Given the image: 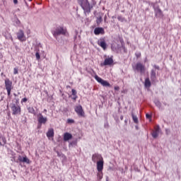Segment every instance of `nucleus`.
Here are the masks:
<instances>
[{"label": "nucleus", "instance_id": "obj_1", "mask_svg": "<svg viewBox=\"0 0 181 181\" xmlns=\"http://www.w3.org/2000/svg\"><path fill=\"white\" fill-rule=\"evenodd\" d=\"M13 101V102L10 104L12 115H21V109L19 105V99L15 98Z\"/></svg>", "mask_w": 181, "mask_h": 181}, {"label": "nucleus", "instance_id": "obj_2", "mask_svg": "<svg viewBox=\"0 0 181 181\" xmlns=\"http://www.w3.org/2000/svg\"><path fill=\"white\" fill-rule=\"evenodd\" d=\"M77 2L83 10L85 15H87V13L88 15L91 12V8L93 6H91L88 0H77Z\"/></svg>", "mask_w": 181, "mask_h": 181}, {"label": "nucleus", "instance_id": "obj_3", "mask_svg": "<svg viewBox=\"0 0 181 181\" xmlns=\"http://www.w3.org/2000/svg\"><path fill=\"white\" fill-rule=\"evenodd\" d=\"M66 30L64 29V28L59 26L57 27L56 29L52 32V33L54 37L57 39V36H60V35H66Z\"/></svg>", "mask_w": 181, "mask_h": 181}, {"label": "nucleus", "instance_id": "obj_4", "mask_svg": "<svg viewBox=\"0 0 181 181\" xmlns=\"http://www.w3.org/2000/svg\"><path fill=\"white\" fill-rule=\"evenodd\" d=\"M151 5L154 9L156 16H157V18H163V12H162V10L159 7V5H158V3H152Z\"/></svg>", "mask_w": 181, "mask_h": 181}, {"label": "nucleus", "instance_id": "obj_5", "mask_svg": "<svg viewBox=\"0 0 181 181\" xmlns=\"http://www.w3.org/2000/svg\"><path fill=\"white\" fill-rule=\"evenodd\" d=\"M134 71H139V73H144L145 71V66L141 64V62H138L135 66H133Z\"/></svg>", "mask_w": 181, "mask_h": 181}, {"label": "nucleus", "instance_id": "obj_6", "mask_svg": "<svg viewBox=\"0 0 181 181\" xmlns=\"http://www.w3.org/2000/svg\"><path fill=\"white\" fill-rule=\"evenodd\" d=\"M75 112H76V114L82 117V118H84L86 117V113L84 112V110H83V107L79 105L78 106H76L75 108Z\"/></svg>", "mask_w": 181, "mask_h": 181}, {"label": "nucleus", "instance_id": "obj_7", "mask_svg": "<svg viewBox=\"0 0 181 181\" xmlns=\"http://www.w3.org/2000/svg\"><path fill=\"white\" fill-rule=\"evenodd\" d=\"M95 79L96 80V81H98V83H100V84L103 85V87H111V84H110L108 81L100 78V76H98V75L95 76Z\"/></svg>", "mask_w": 181, "mask_h": 181}, {"label": "nucleus", "instance_id": "obj_8", "mask_svg": "<svg viewBox=\"0 0 181 181\" xmlns=\"http://www.w3.org/2000/svg\"><path fill=\"white\" fill-rule=\"evenodd\" d=\"M37 121L40 125H43L47 122V117H45L42 113H39L37 115Z\"/></svg>", "mask_w": 181, "mask_h": 181}, {"label": "nucleus", "instance_id": "obj_9", "mask_svg": "<svg viewBox=\"0 0 181 181\" xmlns=\"http://www.w3.org/2000/svg\"><path fill=\"white\" fill-rule=\"evenodd\" d=\"M160 132V127L159 125H157L156 127H154V130L152 131L151 136L156 139L158 136H159V133Z\"/></svg>", "mask_w": 181, "mask_h": 181}, {"label": "nucleus", "instance_id": "obj_10", "mask_svg": "<svg viewBox=\"0 0 181 181\" xmlns=\"http://www.w3.org/2000/svg\"><path fill=\"white\" fill-rule=\"evenodd\" d=\"M98 45L102 47L103 50H107V42H105V37L100 38V40H98Z\"/></svg>", "mask_w": 181, "mask_h": 181}, {"label": "nucleus", "instance_id": "obj_11", "mask_svg": "<svg viewBox=\"0 0 181 181\" xmlns=\"http://www.w3.org/2000/svg\"><path fill=\"white\" fill-rule=\"evenodd\" d=\"M93 33L96 36H98V35H104L105 31L102 27H97L94 29Z\"/></svg>", "mask_w": 181, "mask_h": 181}, {"label": "nucleus", "instance_id": "obj_12", "mask_svg": "<svg viewBox=\"0 0 181 181\" xmlns=\"http://www.w3.org/2000/svg\"><path fill=\"white\" fill-rule=\"evenodd\" d=\"M104 169V160H100L97 162V170L98 172H103Z\"/></svg>", "mask_w": 181, "mask_h": 181}, {"label": "nucleus", "instance_id": "obj_13", "mask_svg": "<svg viewBox=\"0 0 181 181\" xmlns=\"http://www.w3.org/2000/svg\"><path fill=\"white\" fill-rule=\"evenodd\" d=\"M150 78L153 83L156 81V70L151 69L150 73Z\"/></svg>", "mask_w": 181, "mask_h": 181}, {"label": "nucleus", "instance_id": "obj_14", "mask_svg": "<svg viewBox=\"0 0 181 181\" xmlns=\"http://www.w3.org/2000/svg\"><path fill=\"white\" fill-rule=\"evenodd\" d=\"M18 160L19 162H23V163H27L28 165L30 163V160H29V158L27 156L23 157L21 156H19Z\"/></svg>", "mask_w": 181, "mask_h": 181}, {"label": "nucleus", "instance_id": "obj_15", "mask_svg": "<svg viewBox=\"0 0 181 181\" xmlns=\"http://www.w3.org/2000/svg\"><path fill=\"white\" fill-rule=\"evenodd\" d=\"M6 90H12V81L9 78L5 79Z\"/></svg>", "mask_w": 181, "mask_h": 181}, {"label": "nucleus", "instance_id": "obj_16", "mask_svg": "<svg viewBox=\"0 0 181 181\" xmlns=\"http://www.w3.org/2000/svg\"><path fill=\"white\" fill-rule=\"evenodd\" d=\"M100 159L103 160V156H101L100 154L95 153L92 156V160L94 162V163H95V162H98Z\"/></svg>", "mask_w": 181, "mask_h": 181}, {"label": "nucleus", "instance_id": "obj_17", "mask_svg": "<svg viewBox=\"0 0 181 181\" xmlns=\"http://www.w3.org/2000/svg\"><path fill=\"white\" fill-rule=\"evenodd\" d=\"M23 37H25V33H23V30H20L19 32L17 33V39L23 42Z\"/></svg>", "mask_w": 181, "mask_h": 181}, {"label": "nucleus", "instance_id": "obj_18", "mask_svg": "<svg viewBox=\"0 0 181 181\" xmlns=\"http://www.w3.org/2000/svg\"><path fill=\"white\" fill-rule=\"evenodd\" d=\"M112 63H114V59H112V57L106 58L103 62V66H111Z\"/></svg>", "mask_w": 181, "mask_h": 181}, {"label": "nucleus", "instance_id": "obj_19", "mask_svg": "<svg viewBox=\"0 0 181 181\" xmlns=\"http://www.w3.org/2000/svg\"><path fill=\"white\" fill-rule=\"evenodd\" d=\"M73 139V135L69 132H66L64 134V141L67 142V141H70V139Z\"/></svg>", "mask_w": 181, "mask_h": 181}, {"label": "nucleus", "instance_id": "obj_20", "mask_svg": "<svg viewBox=\"0 0 181 181\" xmlns=\"http://www.w3.org/2000/svg\"><path fill=\"white\" fill-rule=\"evenodd\" d=\"M47 138H52V136H54V130L53 129H49L47 132Z\"/></svg>", "mask_w": 181, "mask_h": 181}, {"label": "nucleus", "instance_id": "obj_21", "mask_svg": "<svg viewBox=\"0 0 181 181\" xmlns=\"http://www.w3.org/2000/svg\"><path fill=\"white\" fill-rule=\"evenodd\" d=\"M151 85L152 84L151 83V80H149V78H146L144 82L145 87L149 88Z\"/></svg>", "mask_w": 181, "mask_h": 181}, {"label": "nucleus", "instance_id": "obj_22", "mask_svg": "<svg viewBox=\"0 0 181 181\" xmlns=\"http://www.w3.org/2000/svg\"><path fill=\"white\" fill-rule=\"evenodd\" d=\"M28 112H30V114H33L34 115H36V111H35V108H33V107H28Z\"/></svg>", "mask_w": 181, "mask_h": 181}, {"label": "nucleus", "instance_id": "obj_23", "mask_svg": "<svg viewBox=\"0 0 181 181\" xmlns=\"http://www.w3.org/2000/svg\"><path fill=\"white\" fill-rule=\"evenodd\" d=\"M71 146H77V139L72 141L71 142L69 143V147L71 148Z\"/></svg>", "mask_w": 181, "mask_h": 181}, {"label": "nucleus", "instance_id": "obj_24", "mask_svg": "<svg viewBox=\"0 0 181 181\" xmlns=\"http://www.w3.org/2000/svg\"><path fill=\"white\" fill-rule=\"evenodd\" d=\"M154 103L156 105V107H158V108H161L162 103H160V101H159L158 100H155Z\"/></svg>", "mask_w": 181, "mask_h": 181}, {"label": "nucleus", "instance_id": "obj_25", "mask_svg": "<svg viewBox=\"0 0 181 181\" xmlns=\"http://www.w3.org/2000/svg\"><path fill=\"white\" fill-rule=\"evenodd\" d=\"M101 22H103V17L102 16L97 17L96 23L98 26H100V24L101 23Z\"/></svg>", "mask_w": 181, "mask_h": 181}, {"label": "nucleus", "instance_id": "obj_26", "mask_svg": "<svg viewBox=\"0 0 181 181\" xmlns=\"http://www.w3.org/2000/svg\"><path fill=\"white\" fill-rule=\"evenodd\" d=\"M132 119L134 121V124H138V117L136 115H134V113L132 114Z\"/></svg>", "mask_w": 181, "mask_h": 181}, {"label": "nucleus", "instance_id": "obj_27", "mask_svg": "<svg viewBox=\"0 0 181 181\" xmlns=\"http://www.w3.org/2000/svg\"><path fill=\"white\" fill-rule=\"evenodd\" d=\"M103 179V172H99V173H98V180L101 181V180Z\"/></svg>", "mask_w": 181, "mask_h": 181}, {"label": "nucleus", "instance_id": "obj_28", "mask_svg": "<svg viewBox=\"0 0 181 181\" xmlns=\"http://www.w3.org/2000/svg\"><path fill=\"white\" fill-rule=\"evenodd\" d=\"M14 23H15L16 26H20L21 21H19V19H18V18H16L14 21Z\"/></svg>", "mask_w": 181, "mask_h": 181}, {"label": "nucleus", "instance_id": "obj_29", "mask_svg": "<svg viewBox=\"0 0 181 181\" xmlns=\"http://www.w3.org/2000/svg\"><path fill=\"white\" fill-rule=\"evenodd\" d=\"M56 153L59 158H63V156H64L62 152L57 151Z\"/></svg>", "mask_w": 181, "mask_h": 181}, {"label": "nucleus", "instance_id": "obj_30", "mask_svg": "<svg viewBox=\"0 0 181 181\" xmlns=\"http://www.w3.org/2000/svg\"><path fill=\"white\" fill-rule=\"evenodd\" d=\"M117 19H118V21H119V22H124V21H125V18H124V17H122L121 16H119L117 17Z\"/></svg>", "mask_w": 181, "mask_h": 181}, {"label": "nucleus", "instance_id": "obj_31", "mask_svg": "<svg viewBox=\"0 0 181 181\" xmlns=\"http://www.w3.org/2000/svg\"><path fill=\"white\" fill-rule=\"evenodd\" d=\"M35 57H36L37 60H40V54H39L38 52H37L35 53Z\"/></svg>", "mask_w": 181, "mask_h": 181}, {"label": "nucleus", "instance_id": "obj_32", "mask_svg": "<svg viewBox=\"0 0 181 181\" xmlns=\"http://www.w3.org/2000/svg\"><path fill=\"white\" fill-rule=\"evenodd\" d=\"M72 95H77V90L75 89L71 90Z\"/></svg>", "mask_w": 181, "mask_h": 181}, {"label": "nucleus", "instance_id": "obj_33", "mask_svg": "<svg viewBox=\"0 0 181 181\" xmlns=\"http://www.w3.org/2000/svg\"><path fill=\"white\" fill-rule=\"evenodd\" d=\"M135 56H136V59H139V57H141V52L135 53Z\"/></svg>", "mask_w": 181, "mask_h": 181}, {"label": "nucleus", "instance_id": "obj_34", "mask_svg": "<svg viewBox=\"0 0 181 181\" xmlns=\"http://www.w3.org/2000/svg\"><path fill=\"white\" fill-rule=\"evenodd\" d=\"M104 128H106V129L110 128V124H108L107 122H106L104 124Z\"/></svg>", "mask_w": 181, "mask_h": 181}, {"label": "nucleus", "instance_id": "obj_35", "mask_svg": "<svg viewBox=\"0 0 181 181\" xmlns=\"http://www.w3.org/2000/svg\"><path fill=\"white\" fill-rule=\"evenodd\" d=\"M1 141L4 144V145H5L6 144V139L5 137H1Z\"/></svg>", "mask_w": 181, "mask_h": 181}, {"label": "nucleus", "instance_id": "obj_36", "mask_svg": "<svg viewBox=\"0 0 181 181\" xmlns=\"http://www.w3.org/2000/svg\"><path fill=\"white\" fill-rule=\"evenodd\" d=\"M153 68L156 69V70H160V67L158 65H153Z\"/></svg>", "mask_w": 181, "mask_h": 181}, {"label": "nucleus", "instance_id": "obj_37", "mask_svg": "<svg viewBox=\"0 0 181 181\" xmlns=\"http://www.w3.org/2000/svg\"><path fill=\"white\" fill-rule=\"evenodd\" d=\"M67 122L69 124H73V122H74V120L71 119H68Z\"/></svg>", "mask_w": 181, "mask_h": 181}, {"label": "nucleus", "instance_id": "obj_38", "mask_svg": "<svg viewBox=\"0 0 181 181\" xmlns=\"http://www.w3.org/2000/svg\"><path fill=\"white\" fill-rule=\"evenodd\" d=\"M165 134H166V135H169L170 134V130L169 129H166Z\"/></svg>", "mask_w": 181, "mask_h": 181}, {"label": "nucleus", "instance_id": "obj_39", "mask_svg": "<svg viewBox=\"0 0 181 181\" xmlns=\"http://www.w3.org/2000/svg\"><path fill=\"white\" fill-rule=\"evenodd\" d=\"M13 74H18V69L16 68L13 69Z\"/></svg>", "mask_w": 181, "mask_h": 181}, {"label": "nucleus", "instance_id": "obj_40", "mask_svg": "<svg viewBox=\"0 0 181 181\" xmlns=\"http://www.w3.org/2000/svg\"><path fill=\"white\" fill-rule=\"evenodd\" d=\"M8 95H11V91H12V89H6Z\"/></svg>", "mask_w": 181, "mask_h": 181}, {"label": "nucleus", "instance_id": "obj_41", "mask_svg": "<svg viewBox=\"0 0 181 181\" xmlns=\"http://www.w3.org/2000/svg\"><path fill=\"white\" fill-rule=\"evenodd\" d=\"M74 101H76L77 100V98H78V97L77 95H73V97L71 98Z\"/></svg>", "mask_w": 181, "mask_h": 181}, {"label": "nucleus", "instance_id": "obj_42", "mask_svg": "<svg viewBox=\"0 0 181 181\" xmlns=\"http://www.w3.org/2000/svg\"><path fill=\"white\" fill-rule=\"evenodd\" d=\"M151 117H152V116H151V115L148 114V113L146 115V118H147L148 119H149L150 118H151Z\"/></svg>", "mask_w": 181, "mask_h": 181}, {"label": "nucleus", "instance_id": "obj_43", "mask_svg": "<svg viewBox=\"0 0 181 181\" xmlns=\"http://www.w3.org/2000/svg\"><path fill=\"white\" fill-rule=\"evenodd\" d=\"M26 101H28V98H23L22 99V102H23V103H26Z\"/></svg>", "mask_w": 181, "mask_h": 181}, {"label": "nucleus", "instance_id": "obj_44", "mask_svg": "<svg viewBox=\"0 0 181 181\" xmlns=\"http://www.w3.org/2000/svg\"><path fill=\"white\" fill-rule=\"evenodd\" d=\"M11 162H17L18 163V161H16V159L15 158V157H12Z\"/></svg>", "mask_w": 181, "mask_h": 181}, {"label": "nucleus", "instance_id": "obj_45", "mask_svg": "<svg viewBox=\"0 0 181 181\" xmlns=\"http://www.w3.org/2000/svg\"><path fill=\"white\" fill-rule=\"evenodd\" d=\"M13 4H14L15 5H17V4H18V0H13Z\"/></svg>", "mask_w": 181, "mask_h": 181}, {"label": "nucleus", "instance_id": "obj_46", "mask_svg": "<svg viewBox=\"0 0 181 181\" xmlns=\"http://www.w3.org/2000/svg\"><path fill=\"white\" fill-rule=\"evenodd\" d=\"M42 127V125H40V124H37V129H40V128Z\"/></svg>", "mask_w": 181, "mask_h": 181}, {"label": "nucleus", "instance_id": "obj_47", "mask_svg": "<svg viewBox=\"0 0 181 181\" xmlns=\"http://www.w3.org/2000/svg\"><path fill=\"white\" fill-rule=\"evenodd\" d=\"M115 90H119V87H118V86H115Z\"/></svg>", "mask_w": 181, "mask_h": 181}, {"label": "nucleus", "instance_id": "obj_48", "mask_svg": "<svg viewBox=\"0 0 181 181\" xmlns=\"http://www.w3.org/2000/svg\"><path fill=\"white\" fill-rule=\"evenodd\" d=\"M120 119L122 121V119H124V116H120Z\"/></svg>", "mask_w": 181, "mask_h": 181}, {"label": "nucleus", "instance_id": "obj_49", "mask_svg": "<svg viewBox=\"0 0 181 181\" xmlns=\"http://www.w3.org/2000/svg\"><path fill=\"white\" fill-rule=\"evenodd\" d=\"M106 181H110V178L108 177V176L106 177Z\"/></svg>", "mask_w": 181, "mask_h": 181}, {"label": "nucleus", "instance_id": "obj_50", "mask_svg": "<svg viewBox=\"0 0 181 181\" xmlns=\"http://www.w3.org/2000/svg\"><path fill=\"white\" fill-rule=\"evenodd\" d=\"M124 122H125V124H127L128 123V119H125Z\"/></svg>", "mask_w": 181, "mask_h": 181}, {"label": "nucleus", "instance_id": "obj_51", "mask_svg": "<svg viewBox=\"0 0 181 181\" xmlns=\"http://www.w3.org/2000/svg\"><path fill=\"white\" fill-rule=\"evenodd\" d=\"M135 128H136V129H139V128L138 127V126H135Z\"/></svg>", "mask_w": 181, "mask_h": 181}, {"label": "nucleus", "instance_id": "obj_52", "mask_svg": "<svg viewBox=\"0 0 181 181\" xmlns=\"http://www.w3.org/2000/svg\"><path fill=\"white\" fill-rule=\"evenodd\" d=\"M4 144H2L1 142H0V146H4Z\"/></svg>", "mask_w": 181, "mask_h": 181}, {"label": "nucleus", "instance_id": "obj_53", "mask_svg": "<svg viewBox=\"0 0 181 181\" xmlns=\"http://www.w3.org/2000/svg\"><path fill=\"white\" fill-rule=\"evenodd\" d=\"M13 95H14L15 97H18V95H16V93H13Z\"/></svg>", "mask_w": 181, "mask_h": 181}, {"label": "nucleus", "instance_id": "obj_54", "mask_svg": "<svg viewBox=\"0 0 181 181\" xmlns=\"http://www.w3.org/2000/svg\"><path fill=\"white\" fill-rule=\"evenodd\" d=\"M44 112H47V110L46 109H45V110H44Z\"/></svg>", "mask_w": 181, "mask_h": 181}, {"label": "nucleus", "instance_id": "obj_55", "mask_svg": "<svg viewBox=\"0 0 181 181\" xmlns=\"http://www.w3.org/2000/svg\"><path fill=\"white\" fill-rule=\"evenodd\" d=\"M107 19V16H105V21Z\"/></svg>", "mask_w": 181, "mask_h": 181}, {"label": "nucleus", "instance_id": "obj_56", "mask_svg": "<svg viewBox=\"0 0 181 181\" xmlns=\"http://www.w3.org/2000/svg\"><path fill=\"white\" fill-rule=\"evenodd\" d=\"M25 5H28V3L26 1H25Z\"/></svg>", "mask_w": 181, "mask_h": 181}, {"label": "nucleus", "instance_id": "obj_57", "mask_svg": "<svg viewBox=\"0 0 181 181\" xmlns=\"http://www.w3.org/2000/svg\"><path fill=\"white\" fill-rule=\"evenodd\" d=\"M30 2H32V0H28Z\"/></svg>", "mask_w": 181, "mask_h": 181}]
</instances>
